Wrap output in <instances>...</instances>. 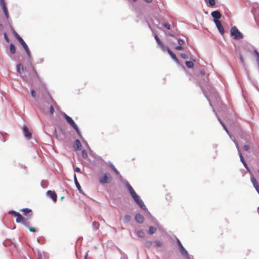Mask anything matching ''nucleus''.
<instances>
[{"label": "nucleus", "mask_w": 259, "mask_h": 259, "mask_svg": "<svg viewBox=\"0 0 259 259\" xmlns=\"http://www.w3.org/2000/svg\"><path fill=\"white\" fill-rule=\"evenodd\" d=\"M231 34L234 36L236 39H240L243 38L242 34L239 31L236 27H233L231 29Z\"/></svg>", "instance_id": "nucleus-3"}, {"label": "nucleus", "mask_w": 259, "mask_h": 259, "mask_svg": "<svg viewBox=\"0 0 259 259\" xmlns=\"http://www.w3.org/2000/svg\"><path fill=\"white\" fill-rule=\"evenodd\" d=\"M75 171H76V172H80V169L79 167H76L75 168Z\"/></svg>", "instance_id": "nucleus-51"}, {"label": "nucleus", "mask_w": 259, "mask_h": 259, "mask_svg": "<svg viewBox=\"0 0 259 259\" xmlns=\"http://www.w3.org/2000/svg\"><path fill=\"white\" fill-rule=\"evenodd\" d=\"M180 251L182 254H183L184 255H188L187 251L185 250V249L184 248V247L183 246L180 248Z\"/></svg>", "instance_id": "nucleus-29"}, {"label": "nucleus", "mask_w": 259, "mask_h": 259, "mask_svg": "<svg viewBox=\"0 0 259 259\" xmlns=\"http://www.w3.org/2000/svg\"><path fill=\"white\" fill-rule=\"evenodd\" d=\"M42 255L41 252L38 251L37 253V259H42Z\"/></svg>", "instance_id": "nucleus-38"}, {"label": "nucleus", "mask_w": 259, "mask_h": 259, "mask_svg": "<svg viewBox=\"0 0 259 259\" xmlns=\"http://www.w3.org/2000/svg\"><path fill=\"white\" fill-rule=\"evenodd\" d=\"M154 38H155V40H156L157 44L160 46L161 48L164 50V48H165V46L163 45V44L162 42V41L160 40V39L158 37L157 34H156V33L154 34Z\"/></svg>", "instance_id": "nucleus-17"}, {"label": "nucleus", "mask_w": 259, "mask_h": 259, "mask_svg": "<svg viewBox=\"0 0 259 259\" xmlns=\"http://www.w3.org/2000/svg\"><path fill=\"white\" fill-rule=\"evenodd\" d=\"M4 37H5V39L6 41L7 42H10V39H9V38L7 33H4Z\"/></svg>", "instance_id": "nucleus-39"}, {"label": "nucleus", "mask_w": 259, "mask_h": 259, "mask_svg": "<svg viewBox=\"0 0 259 259\" xmlns=\"http://www.w3.org/2000/svg\"><path fill=\"white\" fill-rule=\"evenodd\" d=\"M131 196L134 199V200L136 202V203L141 207H143V206H145L144 202L140 199V196L138 195L136 193H134V194H132Z\"/></svg>", "instance_id": "nucleus-5"}, {"label": "nucleus", "mask_w": 259, "mask_h": 259, "mask_svg": "<svg viewBox=\"0 0 259 259\" xmlns=\"http://www.w3.org/2000/svg\"><path fill=\"white\" fill-rule=\"evenodd\" d=\"M13 33L15 36V37L17 39V40H19V37H21L15 31L14 29H12Z\"/></svg>", "instance_id": "nucleus-35"}, {"label": "nucleus", "mask_w": 259, "mask_h": 259, "mask_svg": "<svg viewBox=\"0 0 259 259\" xmlns=\"http://www.w3.org/2000/svg\"><path fill=\"white\" fill-rule=\"evenodd\" d=\"M47 195L52 199L54 202L57 201V196L55 191L49 190L47 192Z\"/></svg>", "instance_id": "nucleus-11"}, {"label": "nucleus", "mask_w": 259, "mask_h": 259, "mask_svg": "<svg viewBox=\"0 0 259 259\" xmlns=\"http://www.w3.org/2000/svg\"><path fill=\"white\" fill-rule=\"evenodd\" d=\"M243 148L245 151H248L250 149V146L247 145H244Z\"/></svg>", "instance_id": "nucleus-44"}, {"label": "nucleus", "mask_w": 259, "mask_h": 259, "mask_svg": "<svg viewBox=\"0 0 259 259\" xmlns=\"http://www.w3.org/2000/svg\"><path fill=\"white\" fill-rule=\"evenodd\" d=\"M9 214H12L13 215H14L15 217H17L18 214H19V213H18L16 211H14V210H11L9 212Z\"/></svg>", "instance_id": "nucleus-34"}, {"label": "nucleus", "mask_w": 259, "mask_h": 259, "mask_svg": "<svg viewBox=\"0 0 259 259\" xmlns=\"http://www.w3.org/2000/svg\"><path fill=\"white\" fill-rule=\"evenodd\" d=\"M16 222L21 223L25 226H28L29 225V223L27 219L24 218L21 214L20 213L16 217Z\"/></svg>", "instance_id": "nucleus-4"}, {"label": "nucleus", "mask_w": 259, "mask_h": 259, "mask_svg": "<svg viewBox=\"0 0 259 259\" xmlns=\"http://www.w3.org/2000/svg\"><path fill=\"white\" fill-rule=\"evenodd\" d=\"M112 177L110 174L106 172L99 178V182L101 184L110 183L112 181Z\"/></svg>", "instance_id": "nucleus-2"}, {"label": "nucleus", "mask_w": 259, "mask_h": 259, "mask_svg": "<svg viewBox=\"0 0 259 259\" xmlns=\"http://www.w3.org/2000/svg\"><path fill=\"white\" fill-rule=\"evenodd\" d=\"M10 51L11 54H14L16 53V48L14 45L11 44L10 45Z\"/></svg>", "instance_id": "nucleus-26"}, {"label": "nucleus", "mask_w": 259, "mask_h": 259, "mask_svg": "<svg viewBox=\"0 0 259 259\" xmlns=\"http://www.w3.org/2000/svg\"><path fill=\"white\" fill-rule=\"evenodd\" d=\"M32 69H33V72L34 74H36V71L34 70V69L33 68Z\"/></svg>", "instance_id": "nucleus-54"}, {"label": "nucleus", "mask_w": 259, "mask_h": 259, "mask_svg": "<svg viewBox=\"0 0 259 259\" xmlns=\"http://www.w3.org/2000/svg\"><path fill=\"white\" fill-rule=\"evenodd\" d=\"M49 98H50V103H51V105L49 108V112H50V113L51 115H53L54 113V108L55 107H56L57 105L56 102L55 101V100H53V99L52 98V97L51 96V95L50 94H49Z\"/></svg>", "instance_id": "nucleus-7"}, {"label": "nucleus", "mask_w": 259, "mask_h": 259, "mask_svg": "<svg viewBox=\"0 0 259 259\" xmlns=\"http://www.w3.org/2000/svg\"><path fill=\"white\" fill-rule=\"evenodd\" d=\"M177 242H178V245H179V246L180 248L181 246H183V245H182V244H181V243L179 239H177Z\"/></svg>", "instance_id": "nucleus-50"}, {"label": "nucleus", "mask_w": 259, "mask_h": 259, "mask_svg": "<svg viewBox=\"0 0 259 259\" xmlns=\"http://www.w3.org/2000/svg\"><path fill=\"white\" fill-rule=\"evenodd\" d=\"M19 42L22 45L23 48L24 49L25 51H26L28 56L29 57H30V52L28 49V47L25 42L24 41V40L22 39V37H19V40H18Z\"/></svg>", "instance_id": "nucleus-8"}, {"label": "nucleus", "mask_w": 259, "mask_h": 259, "mask_svg": "<svg viewBox=\"0 0 259 259\" xmlns=\"http://www.w3.org/2000/svg\"><path fill=\"white\" fill-rule=\"evenodd\" d=\"M0 5L4 11L6 18L8 19L9 13L4 0H0Z\"/></svg>", "instance_id": "nucleus-9"}, {"label": "nucleus", "mask_w": 259, "mask_h": 259, "mask_svg": "<svg viewBox=\"0 0 259 259\" xmlns=\"http://www.w3.org/2000/svg\"><path fill=\"white\" fill-rule=\"evenodd\" d=\"M214 22L217 27L218 29L222 35H223L225 31L223 26H222L220 21L218 20H214Z\"/></svg>", "instance_id": "nucleus-10"}, {"label": "nucleus", "mask_w": 259, "mask_h": 259, "mask_svg": "<svg viewBox=\"0 0 259 259\" xmlns=\"http://www.w3.org/2000/svg\"><path fill=\"white\" fill-rule=\"evenodd\" d=\"M219 121H220V122L221 123V124L222 125V126H223V127H225V123L220 119H219Z\"/></svg>", "instance_id": "nucleus-48"}, {"label": "nucleus", "mask_w": 259, "mask_h": 259, "mask_svg": "<svg viewBox=\"0 0 259 259\" xmlns=\"http://www.w3.org/2000/svg\"><path fill=\"white\" fill-rule=\"evenodd\" d=\"M31 96L33 98L35 97L36 94H35V91L34 90H31Z\"/></svg>", "instance_id": "nucleus-43"}, {"label": "nucleus", "mask_w": 259, "mask_h": 259, "mask_svg": "<svg viewBox=\"0 0 259 259\" xmlns=\"http://www.w3.org/2000/svg\"><path fill=\"white\" fill-rule=\"evenodd\" d=\"M153 243H154V246L155 247H159L162 246L163 245V243L162 242H161L160 241H158V240L155 241L153 242Z\"/></svg>", "instance_id": "nucleus-25"}, {"label": "nucleus", "mask_w": 259, "mask_h": 259, "mask_svg": "<svg viewBox=\"0 0 259 259\" xmlns=\"http://www.w3.org/2000/svg\"><path fill=\"white\" fill-rule=\"evenodd\" d=\"M258 173H259V169H258Z\"/></svg>", "instance_id": "nucleus-58"}, {"label": "nucleus", "mask_w": 259, "mask_h": 259, "mask_svg": "<svg viewBox=\"0 0 259 259\" xmlns=\"http://www.w3.org/2000/svg\"><path fill=\"white\" fill-rule=\"evenodd\" d=\"M181 56L184 58V59H187L188 58V57L187 56V55L185 54H181Z\"/></svg>", "instance_id": "nucleus-46"}, {"label": "nucleus", "mask_w": 259, "mask_h": 259, "mask_svg": "<svg viewBox=\"0 0 259 259\" xmlns=\"http://www.w3.org/2000/svg\"><path fill=\"white\" fill-rule=\"evenodd\" d=\"M237 148L238 149V154H239V157L240 158V160L241 161V162L243 163V164H244V165L246 167H247V164L246 163V162L242 155V154L241 153L240 150H239V148L238 147V145H237Z\"/></svg>", "instance_id": "nucleus-19"}, {"label": "nucleus", "mask_w": 259, "mask_h": 259, "mask_svg": "<svg viewBox=\"0 0 259 259\" xmlns=\"http://www.w3.org/2000/svg\"><path fill=\"white\" fill-rule=\"evenodd\" d=\"M201 73L202 74H204V71H201Z\"/></svg>", "instance_id": "nucleus-55"}, {"label": "nucleus", "mask_w": 259, "mask_h": 259, "mask_svg": "<svg viewBox=\"0 0 259 259\" xmlns=\"http://www.w3.org/2000/svg\"><path fill=\"white\" fill-rule=\"evenodd\" d=\"M81 155H82V157L84 158V159H86L88 157V153L87 152V151L85 150H83L81 152Z\"/></svg>", "instance_id": "nucleus-32"}, {"label": "nucleus", "mask_w": 259, "mask_h": 259, "mask_svg": "<svg viewBox=\"0 0 259 259\" xmlns=\"http://www.w3.org/2000/svg\"><path fill=\"white\" fill-rule=\"evenodd\" d=\"M224 128L227 132V133H229V131H228V129L227 128L226 126H225V127H224Z\"/></svg>", "instance_id": "nucleus-53"}, {"label": "nucleus", "mask_w": 259, "mask_h": 259, "mask_svg": "<svg viewBox=\"0 0 259 259\" xmlns=\"http://www.w3.org/2000/svg\"><path fill=\"white\" fill-rule=\"evenodd\" d=\"M176 49L177 50H184V48L181 46H178L176 47Z\"/></svg>", "instance_id": "nucleus-42"}, {"label": "nucleus", "mask_w": 259, "mask_h": 259, "mask_svg": "<svg viewBox=\"0 0 259 259\" xmlns=\"http://www.w3.org/2000/svg\"><path fill=\"white\" fill-rule=\"evenodd\" d=\"M258 209L259 210V207H258Z\"/></svg>", "instance_id": "nucleus-57"}, {"label": "nucleus", "mask_w": 259, "mask_h": 259, "mask_svg": "<svg viewBox=\"0 0 259 259\" xmlns=\"http://www.w3.org/2000/svg\"><path fill=\"white\" fill-rule=\"evenodd\" d=\"M166 50L168 53V54L170 55V56L171 57V58L177 63L179 62V60L177 58L176 55L171 51V50L168 48H166Z\"/></svg>", "instance_id": "nucleus-16"}, {"label": "nucleus", "mask_w": 259, "mask_h": 259, "mask_svg": "<svg viewBox=\"0 0 259 259\" xmlns=\"http://www.w3.org/2000/svg\"><path fill=\"white\" fill-rule=\"evenodd\" d=\"M131 217L128 214L125 215L123 218V222L124 223H128L131 220Z\"/></svg>", "instance_id": "nucleus-24"}, {"label": "nucleus", "mask_w": 259, "mask_h": 259, "mask_svg": "<svg viewBox=\"0 0 259 259\" xmlns=\"http://www.w3.org/2000/svg\"><path fill=\"white\" fill-rule=\"evenodd\" d=\"M134 2H136L137 0H133Z\"/></svg>", "instance_id": "nucleus-56"}, {"label": "nucleus", "mask_w": 259, "mask_h": 259, "mask_svg": "<svg viewBox=\"0 0 259 259\" xmlns=\"http://www.w3.org/2000/svg\"><path fill=\"white\" fill-rule=\"evenodd\" d=\"M131 196L134 199V200L136 202V203L141 207H143V206H145L144 202L140 199V196L138 195L136 193H134V194H132Z\"/></svg>", "instance_id": "nucleus-6"}, {"label": "nucleus", "mask_w": 259, "mask_h": 259, "mask_svg": "<svg viewBox=\"0 0 259 259\" xmlns=\"http://www.w3.org/2000/svg\"><path fill=\"white\" fill-rule=\"evenodd\" d=\"M219 121H220V122L221 123V124L222 125V126H223V127H225V123L220 119H219Z\"/></svg>", "instance_id": "nucleus-49"}, {"label": "nucleus", "mask_w": 259, "mask_h": 259, "mask_svg": "<svg viewBox=\"0 0 259 259\" xmlns=\"http://www.w3.org/2000/svg\"><path fill=\"white\" fill-rule=\"evenodd\" d=\"M127 188L129 191V192L130 193L131 195L134 194V193H135V191L132 188V187L131 186V185L129 183H127L126 184Z\"/></svg>", "instance_id": "nucleus-23"}, {"label": "nucleus", "mask_w": 259, "mask_h": 259, "mask_svg": "<svg viewBox=\"0 0 259 259\" xmlns=\"http://www.w3.org/2000/svg\"><path fill=\"white\" fill-rule=\"evenodd\" d=\"M23 132L25 136L28 139H30L32 138V135L29 132L28 128L27 126L23 127Z\"/></svg>", "instance_id": "nucleus-12"}, {"label": "nucleus", "mask_w": 259, "mask_h": 259, "mask_svg": "<svg viewBox=\"0 0 259 259\" xmlns=\"http://www.w3.org/2000/svg\"><path fill=\"white\" fill-rule=\"evenodd\" d=\"M24 68L23 66L21 64H19L17 66V70L19 73H22V72L23 71Z\"/></svg>", "instance_id": "nucleus-27"}, {"label": "nucleus", "mask_w": 259, "mask_h": 259, "mask_svg": "<svg viewBox=\"0 0 259 259\" xmlns=\"http://www.w3.org/2000/svg\"><path fill=\"white\" fill-rule=\"evenodd\" d=\"M63 116H64V118L66 119V120L67 121V122L69 124H70L71 125V126L75 130V131L77 133V135L79 137H81V134H80V131H79V129H78L77 126L76 125V124H75V123L73 121V120L70 117L68 116L65 113L63 114Z\"/></svg>", "instance_id": "nucleus-1"}, {"label": "nucleus", "mask_w": 259, "mask_h": 259, "mask_svg": "<svg viewBox=\"0 0 259 259\" xmlns=\"http://www.w3.org/2000/svg\"><path fill=\"white\" fill-rule=\"evenodd\" d=\"M137 235L140 238H144L145 236L144 232L142 230H138L136 232Z\"/></svg>", "instance_id": "nucleus-22"}, {"label": "nucleus", "mask_w": 259, "mask_h": 259, "mask_svg": "<svg viewBox=\"0 0 259 259\" xmlns=\"http://www.w3.org/2000/svg\"><path fill=\"white\" fill-rule=\"evenodd\" d=\"M21 211L22 212H23V214H24V215H26L27 213H28L31 212V210L30 209H28V208L22 209Z\"/></svg>", "instance_id": "nucleus-30"}, {"label": "nucleus", "mask_w": 259, "mask_h": 259, "mask_svg": "<svg viewBox=\"0 0 259 259\" xmlns=\"http://www.w3.org/2000/svg\"><path fill=\"white\" fill-rule=\"evenodd\" d=\"M211 16L214 18V20H218L221 18L222 15L220 12L218 11H214L211 12Z\"/></svg>", "instance_id": "nucleus-14"}, {"label": "nucleus", "mask_w": 259, "mask_h": 259, "mask_svg": "<svg viewBox=\"0 0 259 259\" xmlns=\"http://www.w3.org/2000/svg\"><path fill=\"white\" fill-rule=\"evenodd\" d=\"M186 65L187 67L190 68H192L194 66V63L192 61H186Z\"/></svg>", "instance_id": "nucleus-28"}, {"label": "nucleus", "mask_w": 259, "mask_h": 259, "mask_svg": "<svg viewBox=\"0 0 259 259\" xmlns=\"http://www.w3.org/2000/svg\"><path fill=\"white\" fill-rule=\"evenodd\" d=\"M239 59L240 60L241 62L242 63H244V60H243V57L241 55H240Z\"/></svg>", "instance_id": "nucleus-47"}, {"label": "nucleus", "mask_w": 259, "mask_h": 259, "mask_svg": "<svg viewBox=\"0 0 259 259\" xmlns=\"http://www.w3.org/2000/svg\"><path fill=\"white\" fill-rule=\"evenodd\" d=\"M145 1L148 3H150L152 2V0H145Z\"/></svg>", "instance_id": "nucleus-52"}, {"label": "nucleus", "mask_w": 259, "mask_h": 259, "mask_svg": "<svg viewBox=\"0 0 259 259\" xmlns=\"http://www.w3.org/2000/svg\"><path fill=\"white\" fill-rule=\"evenodd\" d=\"M74 182H75L76 187L77 188L78 190L80 191H81V186H80V185L77 180L76 176L75 174H74Z\"/></svg>", "instance_id": "nucleus-20"}, {"label": "nucleus", "mask_w": 259, "mask_h": 259, "mask_svg": "<svg viewBox=\"0 0 259 259\" xmlns=\"http://www.w3.org/2000/svg\"><path fill=\"white\" fill-rule=\"evenodd\" d=\"M163 25L168 30L170 29V25L168 23H164Z\"/></svg>", "instance_id": "nucleus-40"}, {"label": "nucleus", "mask_w": 259, "mask_h": 259, "mask_svg": "<svg viewBox=\"0 0 259 259\" xmlns=\"http://www.w3.org/2000/svg\"><path fill=\"white\" fill-rule=\"evenodd\" d=\"M29 230L30 232H36V230L34 228H33V227H30L29 228Z\"/></svg>", "instance_id": "nucleus-45"}, {"label": "nucleus", "mask_w": 259, "mask_h": 259, "mask_svg": "<svg viewBox=\"0 0 259 259\" xmlns=\"http://www.w3.org/2000/svg\"><path fill=\"white\" fill-rule=\"evenodd\" d=\"M178 43H179V46H182V45H183L184 44V41L183 39L179 38V39H178Z\"/></svg>", "instance_id": "nucleus-41"}, {"label": "nucleus", "mask_w": 259, "mask_h": 259, "mask_svg": "<svg viewBox=\"0 0 259 259\" xmlns=\"http://www.w3.org/2000/svg\"><path fill=\"white\" fill-rule=\"evenodd\" d=\"M110 166L116 175L119 174V171L117 170V169L114 167V166L113 164H111Z\"/></svg>", "instance_id": "nucleus-36"}, {"label": "nucleus", "mask_w": 259, "mask_h": 259, "mask_svg": "<svg viewBox=\"0 0 259 259\" xmlns=\"http://www.w3.org/2000/svg\"><path fill=\"white\" fill-rule=\"evenodd\" d=\"M156 228L152 226L149 227V230H148V233L150 235H152L154 233H155L156 232Z\"/></svg>", "instance_id": "nucleus-21"}, {"label": "nucleus", "mask_w": 259, "mask_h": 259, "mask_svg": "<svg viewBox=\"0 0 259 259\" xmlns=\"http://www.w3.org/2000/svg\"><path fill=\"white\" fill-rule=\"evenodd\" d=\"M93 226L96 229H98L100 227V224L98 222L95 221L93 223Z\"/></svg>", "instance_id": "nucleus-33"}, {"label": "nucleus", "mask_w": 259, "mask_h": 259, "mask_svg": "<svg viewBox=\"0 0 259 259\" xmlns=\"http://www.w3.org/2000/svg\"><path fill=\"white\" fill-rule=\"evenodd\" d=\"M74 148L75 150H80L81 148V144L79 140H76L74 144Z\"/></svg>", "instance_id": "nucleus-18"}, {"label": "nucleus", "mask_w": 259, "mask_h": 259, "mask_svg": "<svg viewBox=\"0 0 259 259\" xmlns=\"http://www.w3.org/2000/svg\"><path fill=\"white\" fill-rule=\"evenodd\" d=\"M153 244V243L151 241H147L145 244L147 247L150 248L152 246Z\"/></svg>", "instance_id": "nucleus-31"}, {"label": "nucleus", "mask_w": 259, "mask_h": 259, "mask_svg": "<svg viewBox=\"0 0 259 259\" xmlns=\"http://www.w3.org/2000/svg\"><path fill=\"white\" fill-rule=\"evenodd\" d=\"M208 3L209 6H213L215 4V0H208Z\"/></svg>", "instance_id": "nucleus-37"}, {"label": "nucleus", "mask_w": 259, "mask_h": 259, "mask_svg": "<svg viewBox=\"0 0 259 259\" xmlns=\"http://www.w3.org/2000/svg\"><path fill=\"white\" fill-rule=\"evenodd\" d=\"M135 220L138 223H142L144 222V218L141 214L137 213L135 215Z\"/></svg>", "instance_id": "nucleus-15"}, {"label": "nucleus", "mask_w": 259, "mask_h": 259, "mask_svg": "<svg viewBox=\"0 0 259 259\" xmlns=\"http://www.w3.org/2000/svg\"><path fill=\"white\" fill-rule=\"evenodd\" d=\"M250 180L256 191L259 194V186L256 180L253 177H251Z\"/></svg>", "instance_id": "nucleus-13"}]
</instances>
